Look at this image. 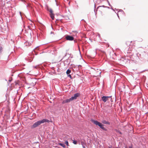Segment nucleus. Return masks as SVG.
Wrapping results in <instances>:
<instances>
[{
  "mask_svg": "<svg viewBox=\"0 0 148 148\" xmlns=\"http://www.w3.org/2000/svg\"><path fill=\"white\" fill-rule=\"evenodd\" d=\"M50 16L52 20H53L54 18V15L53 13L50 14Z\"/></svg>",
  "mask_w": 148,
  "mask_h": 148,
  "instance_id": "dca6fc26",
  "label": "nucleus"
},
{
  "mask_svg": "<svg viewBox=\"0 0 148 148\" xmlns=\"http://www.w3.org/2000/svg\"><path fill=\"white\" fill-rule=\"evenodd\" d=\"M104 126V125L102 124V123L101 124V125L99 126V127L102 130L105 131H107V130L103 126Z\"/></svg>",
  "mask_w": 148,
  "mask_h": 148,
  "instance_id": "1a4fd4ad",
  "label": "nucleus"
},
{
  "mask_svg": "<svg viewBox=\"0 0 148 148\" xmlns=\"http://www.w3.org/2000/svg\"><path fill=\"white\" fill-rule=\"evenodd\" d=\"M49 12H50V14L53 13V11L52 9H50L49 10Z\"/></svg>",
  "mask_w": 148,
  "mask_h": 148,
  "instance_id": "4be33fe9",
  "label": "nucleus"
},
{
  "mask_svg": "<svg viewBox=\"0 0 148 148\" xmlns=\"http://www.w3.org/2000/svg\"><path fill=\"white\" fill-rule=\"evenodd\" d=\"M81 21H84V22H85V21H84L83 19L82 20H81Z\"/></svg>",
  "mask_w": 148,
  "mask_h": 148,
  "instance_id": "79ce46f5",
  "label": "nucleus"
},
{
  "mask_svg": "<svg viewBox=\"0 0 148 148\" xmlns=\"http://www.w3.org/2000/svg\"><path fill=\"white\" fill-rule=\"evenodd\" d=\"M114 131L116 132L119 133L120 134H122L123 133L119 130L117 129H115Z\"/></svg>",
  "mask_w": 148,
  "mask_h": 148,
  "instance_id": "4468645a",
  "label": "nucleus"
},
{
  "mask_svg": "<svg viewBox=\"0 0 148 148\" xmlns=\"http://www.w3.org/2000/svg\"><path fill=\"white\" fill-rule=\"evenodd\" d=\"M119 12H121L123 13H124L123 11L122 10H120L119 11Z\"/></svg>",
  "mask_w": 148,
  "mask_h": 148,
  "instance_id": "c85d7f7f",
  "label": "nucleus"
},
{
  "mask_svg": "<svg viewBox=\"0 0 148 148\" xmlns=\"http://www.w3.org/2000/svg\"><path fill=\"white\" fill-rule=\"evenodd\" d=\"M100 7H103V8H109V7H108L107 6H105V5H102V6H101Z\"/></svg>",
  "mask_w": 148,
  "mask_h": 148,
  "instance_id": "bb28decb",
  "label": "nucleus"
},
{
  "mask_svg": "<svg viewBox=\"0 0 148 148\" xmlns=\"http://www.w3.org/2000/svg\"><path fill=\"white\" fill-rule=\"evenodd\" d=\"M115 12V13H116V14H117V13H116V12Z\"/></svg>",
  "mask_w": 148,
  "mask_h": 148,
  "instance_id": "09e8293b",
  "label": "nucleus"
},
{
  "mask_svg": "<svg viewBox=\"0 0 148 148\" xmlns=\"http://www.w3.org/2000/svg\"><path fill=\"white\" fill-rule=\"evenodd\" d=\"M75 68H76V71H79L80 69H79V68H78L77 67H76V66L75 67Z\"/></svg>",
  "mask_w": 148,
  "mask_h": 148,
  "instance_id": "412c9836",
  "label": "nucleus"
},
{
  "mask_svg": "<svg viewBox=\"0 0 148 148\" xmlns=\"http://www.w3.org/2000/svg\"><path fill=\"white\" fill-rule=\"evenodd\" d=\"M108 148H111V147L109 146V147H108Z\"/></svg>",
  "mask_w": 148,
  "mask_h": 148,
  "instance_id": "a19ab883",
  "label": "nucleus"
},
{
  "mask_svg": "<svg viewBox=\"0 0 148 148\" xmlns=\"http://www.w3.org/2000/svg\"><path fill=\"white\" fill-rule=\"evenodd\" d=\"M134 57L137 59V60L138 59H140L141 58L140 57V54H139L138 53H137L136 54V56H134Z\"/></svg>",
  "mask_w": 148,
  "mask_h": 148,
  "instance_id": "9d476101",
  "label": "nucleus"
},
{
  "mask_svg": "<svg viewBox=\"0 0 148 148\" xmlns=\"http://www.w3.org/2000/svg\"><path fill=\"white\" fill-rule=\"evenodd\" d=\"M76 67H77L78 68H79V69H80L81 67H82V66L80 65H78V66L77 65L76 66Z\"/></svg>",
  "mask_w": 148,
  "mask_h": 148,
  "instance_id": "b1692460",
  "label": "nucleus"
},
{
  "mask_svg": "<svg viewBox=\"0 0 148 148\" xmlns=\"http://www.w3.org/2000/svg\"><path fill=\"white\" fill-rule=\"evenodd\" d=\"M73 100L71 99V97L69 99H67L65 100L66 103H69L70 101H72Z\"/></svg>",
  "mask_w": 148,
  "mask_h": 148,
  "instance_id": "f8f14e48",
  "label": "nucleus"
},
{
  "mask_svg": "<svg viewBox=\"0 0 148 148\" xmlns=\"http://www.w3.org/2000/svg\"><path fill=\"white\" fill-rule=\"evenodd\" d=\"M127 56L128 57H129L130 59V60L134 61V62H136L138 61V60L134 56H132V53L131 52L127 51Z\"/></svg>",
  "mask_w": 148,
  "mask_h": 148,
  "instance_id": "7ed1b4c3",
  "label": "nucleus"
},
{
  "mask_svg": "<svg viewBox=\"0 0 148 148\" xmlns=\"http://www.w3.org/2000/svg\"><path fill=\"white\" fill-rule=\"evenodd\" d=\"M71 72V71L69 69H68L66 71V73L68 77H69L71 79L72 78V77L70 74V73Z\"/></svg>",
  "mask_w": 148,
  "mask_h": 148,
  "instance_id": "6e6552de",
  "label": "nucleus"
},
{
  "mask_svg": "<svg viewBox=\"0 0 148 148\" xmlns=\"http://www.w3.org/2000/svg\"><path fill=\"white\" fill-rule=\"evenodd\" d=\"M49 122L50 121L49 120L46 119H44L42 120L38 121L35 122L32 126H31V128L32 129H33L38 126L42 123H43L46 122L49 123Z\"/></svg>",
  "mask_w": 148,
  "mask_h": 148,
  "instance_id": "f257e3e1",
  "label": "nucleus"
},
{
  "mask_svg": "<svg viewBox=\"0 0 148 148\" xmlns=\"http://www.w3.org/2000/svg\"><path fill=\"white\" fill-rule=\"evenodd\" d=\"M94 8H96V7H95V5Z\"/></svg>",
  "mask_w": 148,
  "mask_h": 148,
  "instance_id": "c03bdc74",
  "label": "nucleus"
},
{
  "mask_svg": "<svg viewBox=\"0 0 148 148\" xmlns=\"http://www.w3.org/2000/svg\"><path fill=\"white\" fill-rule=\"evenodd\" d=\"M73 144H74L75 145L77 144V142L76 140H73Z\"/></svg>",
  "mask_w": 148,
  "mask_h": 148,
  "instance_id": "aec40b11",
  "label": "nucleus"
},
{
  "mask_svg": "<svg viewBox=\"0 0 148 148\" xmlns=\"http://www.w3.org/2000/svg\"><path fill=\"white\" fill-rule=\"evenodd\" d=\"M102 122L104 124H108L110 125V123L108 121H106L105 120H103L102 121Z\"/></svg>",
  "mask_w": 148,
  "mask_h": 148,
  "instance_id": "9b49d317",
  "label": "nucleus"
},
{
  "mask_svg": "<svg viewBox=\"0 0 148 148\" xmlns=\"http://www.w3.org/2000/svg\"><path fill=\"white\" fill-rule=\"evenodd\" d=\"M39 66H40V65H36L35 66H34L33 67L36 69H37L38 68H39Z\"/></svg>",
  "mask_w": 148,
  "mask_h": 148,
  "instance_id": "6ab92c4d",
  "label": "nucleus"
},
{
  "mask_svg": "<svg viewBox=\"0 0 148 148\" xmlns=\"http://www.w3.org/2000/svg\"><path fill=\"white\" fill-rule=\"evenodd\" d=\"M130 51H131V50H130V51L128 50V51H127H127H129V52H130Z\"/></svg>",
  "mask_w": 148,
  "mask_h": 148,
  "instance_id": "37998d69",
  "label": "nucleus"
},
{
  "mask_svg": "<svg viewBox=\"0 0 148 148\" xmlns=\"http://www.w3.org/2000/svg\"><path fill=\"white\" fill-rule=\"evenodd\" d=\"M94 12H95V13H95V10H94Z\"/></svg>",
  "mask_w": 148,
  "mask_h": 148,
  "instance_id": "49530a36",
  "label": "nucleus"
},
{
  "mask_svg": "<svg viewBox=\"0 0 148 148\" xmlns=\"http://www.w3.org/2000/svg\"><path fill=\"white\" fill-rule=\"evenodd\" d=\"M58 144L64 148H65L66 147L64 143H59Z\"/></svg>",
  "mask_w": 148,
  "mask_h": 148,
  "instance_id": "2eb2a0df",
  "label": "nucleus"
},
{
  "mask_svg": "<svg viewBox=\"0 0 148 148\" xmlns=\"http://www.w3.org/2000/svg\"><path fill=\"white\" fill-rule=\"evenodd\" d=\"M111 112V110L109 112H108V113H110Z\"/></svg>",
  "mask_w": 148,
  "mask_h": 148,
  "instance_id": "ea45409f",
  "label": "nucleus"
},
{
  "mask_svg": "<svg viewBox=\"0 0 148 148\" xmlns=\"http://www.w3.org/2000/svg\"><path fill=\"white\" fill-rule=\"evenodd\" d=\"M55 2H56V5L57 6H58V5H59V4H58V2H57V1H56V0H55Z\"/></svg>",
  "mask_w": 148,
  "mask_h": 148,
  "instance_id": "a878e982",
  "label": "nucleus"
},
{
  "mask_svg": "<svg viewBox=\"0 0 148 148\" xmlns=\"http://www.w3.org/2000/svg\"><path fill=\"white\" fill-rule=\"evenodd\" d=\"M112 96H103L101 97L102 100L104 102H106L109 100V99L111 98Z\"/></svg>",
  "mask_w": 148,
  "mask_h": 148,
  "instance_id": "20e7f679",
  "label": "nucleus"
},
{
  "mask_svg": "<svg viewBox=\"0 0 148 148\" xmlns=\"http://www.w3.org/2000/svg\"><path fill=\"white\" fill-rule=\"evenodd\" d=\"M132 41H127L126 42V44L127 45V46H130L131 45L130 44L131 43Z\"/></svg>",
  "mask_w": 148,
  "mask_h": 148,
  "instance_id": "f3484780",
  "label": "nucleus"
},
{
  "mask_svg": "<svg viewBox=\"0 0 148 148\" xmlns=\"http://www.w3.org/2000/svg\"><path fill=\"white\" fill-rule=\"evenodd\" d=\"M91 121L96 125L99 126L101 125V123L98 121L97 120H94L92 119H91Z\"/></svg>",
  "mask_w": 148,
  "mask_h": 148,
  "instance_id": "0eeeda50",
  "label": "nucleus"
},
{
  "mask_svg": "<svg viewBox=\"0 0 148 148\" xmlns=\"http://www.w3.org/2000/svg\"><path fill=\"white\" fill-rule=\"evenodd\" d=\"M46 44H47V43H46ZM45 45V44H43V45Z\"/></svg>",
  "mask_w": 148,
  "mask_h": 148,
  "instance_id": "de8ad7c7",
  "label": "nucleus"
},
{
  "mask_svg": "<svg viewBox=\"0 0 148 148\" xmlns=\"http://www.w3.org/2000/svg\"><path fill=\"white\" fill-rule=\"evenodd\" d=\"M65 38L67 40L72 41L74 40V38L72 36L66 35L65 36Z\"/></svg>",
  "mask_w": 148,
  "mask_h": 148,
  "instance_id": "39448f33",
  "label": "nucleus"
},
{
  "mask_svg": "<svg viewBox=\"0 0 148 148\" xmlns=\"http://www.w3.org/2000/svg\"><path fill=\"white\" fill-rule=\"evenodd\" d=\"M101 73V72H100V74Z\"/></svg>",
  "mask_w": 148,
  "mask_h": 148,
  "instance_id": "8fccbe9b",
  "label": "nucleus"
},
{
  "mask_svg": "<svg viewBox=\"0 0 148 148\" xmlns=\"http://www.w3.org/2000/svg\"><path fill=\"white\" fill-rule=\"evenodd\" d=\"M111 7V9L112 10H113L114 11V10L113 9V8H112V7Z\"/></svg>",
  "mask_w": 148,
  "mask_h": 148,
  "instance_id": "f704fd0d",
  "label": "nucleus"
},
{
  "mask_svg": "<svg viewBox=\"0 0 148 148\" xmlns=\"http://www.w3.org/2000/svg\"><path fill=\"white\" fill-rule=\"evenodd\" d=\"M20 14L21 16L22 17V16H21V12H20Z\"/></svg>",
  "mask_w": 148,
  "mask_h": 148,
  "instance_id": "4c0bfd02",
  "label": "nucleus"
},
{
  "mask_svg": "<svg viewBox=\"0 0 148 148\" xmlns=\"http://www.w3.org/2000/svg\"><path fill=\"white\" fill-rule=\"evenodd\" d=\"M38 46H37L36 48H35L34 50L32 52L30 53L29 54V56H27V57L25 58V59L27 60L29 62H31L33 58L34 57V53L35 55H37L38 53L36 52V50H38Z\"/></svg>",
  "mask_w": 148,
  "mask_h": 148,
  "instance_id": "f03ea898",
  "label": "nucleus"
},
{
  "mask_svg": "<svg viewBox=\"0 0 148 148\" xmlns=\"http://www.w3.org/2000/svg\"><path fill=\"white\" fill-rule=\"evenodd\" d=\"M26 7L27 8L29 7L30 8H32V7L29 5V3L27 4V5L26 6Z\"/></svg>",
  "mask_w": 148,
  "mask_h": 148,
  "instance_id": "5701e85b",
  "label": "nucleus"
},
{
  "mask_svg": "<svg viewBox=\"0 0 148 148\" xmlns=\"http://www.w3.org/2000/svg\"><path fill=\"white\" fill-rule=\"evenodd\" d=\"M97 36L99 38H100V34H98Z\"/></svg>",
  "mask_w": 148,
  "mask_h": 148,
  "instance_id": "c756f323",
  "label": "nucleus"
},
{
  "mask_svg": "<svg viewBox=\"0 0 148 148\" xmlns=\"http://www.w3.org/2000/svg\"><path fill=\"white\" fill-rule=\"evenodd\" d=\"M65 103H66V102H65V100H63L62 102V103L64 104Z\"/></svg>",
  "mask_w": 148,
  "mask_h": 148,
  "instance_id": "cd10ccee",
  "label": "nucleus"
},
{
  "mask_svg": "<svg viewBox=\"0 0 148 148\" xmlns=\"http://www.w3.org/2000/svg\"><path fill=\"white\" fill-rule=\"evenodd\" d=\"M2 47H1L0 49V51H1L2 50Z\"/></svg>",
  "mask_w": 148,
  "mask_h": 148,
  "instance_id": "473e14b6",
  "label": "nucleus"
},
{
  "mask_svg": "<svg viewBox=\"0 0 148 148\" xmlns=\"http://www.w3.org/2000/svg\"><path fill=\"white\" fill-rule=\"evenodd\" d=\"M117 14V16H118V17L119 18V15H118V14Z\"/></svg>",
  "mask_w": 148,
  "mask_h": 148,
  "instance_id": "e433bc0d",
  "label": "nucleus"
},
{
  "mask_svg": "<svg viewBox=\"0 0 148 148\" xmlns=\"http://www.w3.org/2000/svg\"><path fill=\"white\" fill-rule=\"evenodd\" d=\"M106 0L107 1V2L108 3V5H109V6H110V7H112V5L110 4V2H109V1H108V0Z\"/></svg>",
  "mask_w": 148,
  "mask_h": 148,
  "instance_id": "393cba45",
  "label": "nucleus"
},
{
  "mask_svg": "<svg viewBox=\"0 0 148 148\" xmlns=\"http://www.w3.org/2000/svg\"><path fill=\"white\" fill-rule=\"evenodd\" d=\"M81 143H82V145L83 148H86L83 145L82 142Z\"/></svg>",
  "mask_w": 148,
  "mask_h": 148,
  "instance_id": "7c9ffc66",
  "label": "nucleus"
},
{
  "mask_svg": "<svg viewBox=\"0 0 148 148\" xmlns=\"http://www.w3.org/2000/svg\"><path fill=\"white\" fill-rule=\"evenodd\" d=\"M50 34H54V33H53V32H51Z\"/></svg>",
  "mask_w": 148,
  "mask_h": 148,
  "instance_id": "c9c22d12",
  "label": "nucleus"
},
{
  "mask_svg": "<svg viewBox=\"0 0 148 148\" xmlns=\"http://www.w3.org/2000/svg\"><path fill=\"white\" fill-rule=\"evenodd\" d=\"M129 147V148H133L132 145L130 146Z\"/></svg>",
  "mask_w": 148,
  "mask_h": 148,
  "instance_id": "2f4dec72",
  "label": "nucleus"
},
{
  "mask_svg": "<svg viewBox=\"0 0 148 148\" xmlns=\"http://www.w3.org/2000/svg\"><path fill=\"white\" fill-rule=\"evenodd\" d=\"M145 71V70L143 71H141V72H143V71Z\"/></svg>",
  "mask_w": 148,
  "mask_h": 148,
  "instance_id": "a18cd8bd",
  "label": "nucleus"
},
{
  "mask_svg": "<svg viewBox=\"0 0 148 148\" xmlns=\"http://www.w3.org/2000/svg\"><path fill=\"white\" fill-rule=\"evenodd\" d=\"M67 146H69V142L67 140H66L65 142L64 143Z\"/></svg>",
  "mask_w": 148,
  "mask_h": 148,
  "instance_id": "a211bd4d",
  "label": "nucleus"
},
{
  "mask_svg": "<svg viewBox=\"0 0 148 148\" xmlns=\"http://www.w3.org/2000/svg\"><path fill=\"white\" fill-rule=\"evenodd\" d=\"M80 93H77L74 94L73 96L71 97V99L73 100H74L76 99L77 97H79L80 95Z\"/></svg>",
  "mask_w": 148,
  "mask_h": 148,
  "instance_id": "423d86ee",
  "label": "nucleus"
},
{
  "mask_svg": "<svg viewBox=\"0 0 148 148\" xmlns=\"http://www.w3.org/2000/svg\"><path fill=\"white\" fill-rule=\"evenodd\" d=\"M12 81V79H9V81L10 82H11V81Z\"/></svg>",
  "mask_w": 148,
  "mask_h": 148,
  "instance_id": "72a5a7b5",
  "label": "nucleus"
},
{
  "mask_svg": "<svg viewBox=\"0 0 148 148\" xmlns=\"http://www.w3.org/2000/svg\"><path fill=\"white\" fill-rule=\"evenodd\" d=\"M110 101H111V102H112L111 97V98H110Z\"/></svg>",
  "mask_w": 148,
  "mask_h": 148,
  "instance_id": "58836bf2",
  "label": "nucleus"
},
{
  "mask_svg": "<svg viewBox=\"0 0 148 148\" xmlns=\"http://www.w3.org/2000/svg\"><path fill=\"white\" fill-rule=\"evenodd\" d=\"M54 69V67H53L51 68V69L53 70V71L51 72V73H49V74L51 75H53V74H55L56 73L55 72V70L53 69Z\"/></svg>",
  "mask_w": 148,
  "mask_h": 148,
  "instance_id": "ddd939ff",
  "label": "nucleus"
}]
</instances>
